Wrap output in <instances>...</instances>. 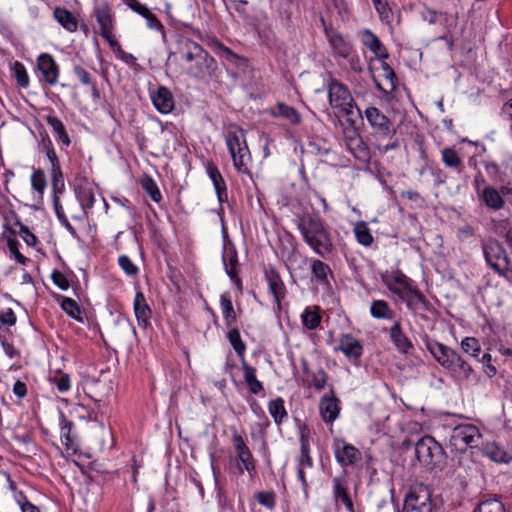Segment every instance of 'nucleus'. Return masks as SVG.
Masks as SVG:
<instances>
[{
  "label": "nucleus",
  "instance_id": "1",
  "mask_svg": "<svg viewBox=\"0 0 512 512\" xmlns=\"http://www.w3.org/2000/svg\"><path fill=\"white\" fill-rule=\"evenodd\" d=\"M297 227L307 245L318 255L324 257L333 250L330 232L317 214L303 213L297 217Z\"/></svg>",
  "mask_w": 512,
  "mask_h": 512
},
{
  "label": "nucleus",
  "instance_id": "2",
  "mask_svg": "<svg viewBox=\"0 0 512 512\" xmlns=\"http://www.w3.org/2000/svg\"><path fill=\"white\" fill-rule=\"evenodd\" d=\"M427 349L456 383L464 384L474 379L475 373L470 363L451 347L434 342L428 344Z\"/></svg>",
  "mask_w": 512,
  "mask_h": 512
},
{
  "label": "nucleus",
  "instance_id": "3",
  "mask_svg": "<svg viewBox=\"0 0 512 512\" xmlns=\"http://www.w3.org/2000/svg\"><path fill=\"white\" fill-rule=\"evenodd\" d=\"M182 58L189 65L187 73L196 79L211 78L217 70L216 60L198 43L183 39L181 41Z\"/></svg>",
  "mask_w": 512,
  "mask_h": 512
},
{
  "label": "nucleus",
  "instance_id": "4",
  "mask_svg": "<svg viewBox=\"0 0 512 512\" xmlns=\"http://www.w3.org/2000/svg\"><path fill=\"white\" fill-rule=\"evenodd\" d=\"M226 145L236 170L243 174H250L248 164L251 161V155L243 129L236 126L230 128L226 134Z\"/></svg>",
  "mask_w": 512,
  "mask_h": 512
},
{
  "label": "nucleus",
  "instance_id": "5",
  "mask_svg": "<svg viewBox=\"0 0 512 512\" xmlns=\"http://www.w3.org/2000/svg\"><path fill=\"white\" fill-rule=\"evenodd\" d=\"M482 250L487 264L506 281L512 284L511 261L503 246L493 238L482 243Z\"/></svg>",
  "mask_w": 512,
  "mask_h": 512
},
{
  "label": "nucleus",
  "instance_id": "6",
  "mask_svg": "<svg viewBox=\"0 0 512 512\" xmlns=\"http://www.w3.org/2000/svg\"><path fill=\"white\" fill-rule=\"evenodd\" d=\"M432 494L428 486L423 483L412 485L405 495L400 512H432Z\"/></svg>",
  "mask_w": 512,
  "mask_h": 512
},
{
  "label": "nucleus",
  "instance_id": "7",
  "mask_svg": "<svg viewBox=\"0 0 512 512\" xmlns=\"http://www.w3.org/2000/svg\"><path fill=\"white\" fill-rule=\"evenodd\" d=\"M329 104L337 114L349 117L353 114L355 101L348 87L336 80L327 86Z\"/></svg>",
  "mask_w": 512,
  "mask_h": 512
},
{
  "label": "nucleus",
  "instance_id": "8",
  "mask_svg": "<svg viewBox=\"0 0 512 512\" xmlns=\"http://www.w3.org/2000/svg\"><path fill=\"white\" fill-rule=\"evenodd\" d=\"M480 437V431L475 425L461 424L452 430L450 444L456 451L464 452L468 448L477 446Z\"/></svg>",
  "mask_w": 512,
  "mask_h": 512
},
{
  "label": "nucleus",
  "instance_id": "9",
  "mask_svg": "<svg viewBox=\"0 0 512 512\" xmlns=\"http://www.w3.org/2000/svg\"><path fill=\"white\" fill-rule=\"evenodd\" d=\"M415 455L420 463L435 465L442 459L443 448L433 437L424 436L415 445Z\"/></svg>",
  "mask_w": 512,
  "mask_h": 512
},
{
  "label": "nucleus",
  "instance_id": "10",
  "mask_svg": "<svg viewBox=\"0 0 512 512\" xmlns=\"http://www.w3.org/2000/svg\"><path fill=\"white\" fill-rule=\"evenodd\" d=\"M96 184L84 176H78L74 181V193L85 216L88 215L95 203Z\"/></svg>",
  "mask_w": 512,
  "mask_h": 512
},
{
  "label": "nucleus",
  "instance_id": "11",
  "mask_svg": "<svg viewBox=\"0 0 512 512\" xmlns=\"http://www.w3.org/2000/svg\"><path fill=\"white\" fill-rule=\"evenodd\" d=\"M367 122L374 132L382 137H393L396 130L391 120L377 107H368L364 111Z\"/></svg>",
  "mask_w": 512,
  "mask_h": 512
},
{
  "label": "nucleus",
  "instance_id": "12",
  "mask_svg": "<svg viewBox=\"0 0 512 512\" xmlns=\"http://www.w3.org/2000/svg\"><path fill=\"white\" fill-rule=\"evenodd\" d=\"M334 455L342 467H347L361 460V452L355 446L342 440H336L333 445Z\"/></svg>",
  "mask_w": 512,
  "mask_h": 512
},
{
  "label": "nucleus",
  "instance_id": "13",
  "mask_svg": "<svg viewBox=\"0 0 512 512\" xmlns=\"http://www.w3.org/2000/svg\"><path fill=\"white\" fill-rule=\"evenodd\" d=\"M383 280L388 289L400 299L414 288L411 284V280L399 270L392 271L390 274L386 275Z\"/></svg>",
  "mask_w": 512,
  "mask_h": 512
},
{
  "label": "nucleus",
  "instance_id": "14",
  "mask_svg": "<svg viewBox=\"0 0 512 512\" xmlns=\"http://www.w3.org/2000/svg\"><path fill=\"white\" fill-rule=\"evenodd\" d=\"M37 68L42 74V79L49 85H54L58 81L59 66L48 53H42L36 60Z\"/></svg>",
  "mask_w": 512,
  "mask_h": 512
},
{
  "label": "nucleus",
  "instance_id": "15",
  "mask_svg": "<svg viewBox=\"0 0 512 512\" xmlns=\"http://www.w3.org/2000/svg\"><path fill=\"white\" fill-rule=\"evenodd\" d=\"M325 32L334 56L344 59L351 55L354 48L347 38L334 30L325 29Z\"/></svg>",
  "mask_w": 512,
  "mask_h": 512
},
{
  "label": "nucleus",
  "instance_id": "16",
  "mask_svg": "<svg viewBox=\"0 0 512 512\" xmlns=\"http://www.w3.org/2000/svg\"><path fill=\"white\" fill-rule=\"evenodd\" d=\"M335 350L341 351L348 359L357 361L363 354V345L353 335L342 334Z\"/></svg>",
  "mask_w": 512,
  "mask_h": 512
},
{
  "label": "nucleus",
  "instance_id": "17",
  "mask_svg": "<svg viewBox=\"0 0 512 512\" xmlns=\"http://www.w3.org/2000/svg\"><path fill=\"white\" fill-rule=\"evenodd\" d=\"M332 492L336 503L341 502L349 512H354L353 501L349 494L346 477L338 476L332 479Z\"/></svg>",
  "mask_w": 512,
  "mask_h": 512
},
{
  "label": "nucleus",
  "instance_id": "18",
  "mask_svg": "<svg viewBox=\"0 0 512 512\" xmlns=\"http://www.w3.org/2000/svg\"><path fill=\"white\" fill-rule=\"evenodd\" d=\"M319 412L325 423H333L337 419L340 413V406L339 400L333 391H331V396L325 395L321 398Z\"/></svg>",
  "mask_w": 512,
  "mask_h": 512
},
{
  "label": "nucleus",
  "instance_id": "19",
  "mask_svg": "<svg viewBox=\"0 0 512 512\" xmlns=\"http://www.w3.org/2000/svg\"><path fill=\"white\" fill-rule=\"evenodd\" d=\"M265 278L268 283L269 291L273 295L277 307L280 309L281 301L286 293L285 285L279 273L273 268L266 270Z\"/></svg>",
  "mask_w": 512,
  "mask_h": 512
},
{
  "label": "nucleus",
  "instance_id": "20",
  "mask_svg": "<svg viewBox=\"0 0 512 512\" xmlns=\"http://www.w3.org/2000/svg\"><path fill=\"white\" fill-rule=\"evenodd\" d=\"M152 102L155 108L161 113H169L174 108V98L171 91L160 86L155 92L151 94Z\"/></svg>",
  "mask_w": 512,
  "mask_h": 512
},
{
  "label": "nucleus",
  "instance_id": "21",
  "mask_svg": "<svg viewBox=\"0 0 512 512\" xmlns=\"http://www.w3.org/2000/svg\"><path fill=\"white\" fill-rule=\"evenodd\" d=\"M206 172L214 185L219 202L222 203L227 201L228 195L226 183L217 166L211 161L207 162Z\"/></svg>",
  "mask_w": 512,
  "mask_h": 512
},
{
  "label": "nucleus",
  "instance_id": "22",
  "mask_svg": "<svg viewBox=\"0 0 512 512\" xmlns=\"http://www.w3.org/2000/svg\"><path fill=\"white\" fill-rule=\"evenodd\" d=\"M389 336L396 349L402 354H409L414 346L409 338L403 333L399 322H395L389 329Z\"/></svg>",
  "mask_w": 512,
  "mask_h": 512
},
{
  "label": "nucleus",
  "instance_id": "23",
  "mask_svg": "<svg viewBox=\"0 0 512 512\" xmlns=\"http://www.w3.org/2000/svg\"><path fill=\"white\" fill-rule=\"evenodd\" d=\"M134 313L138 322V325L142 328H146L150 324L151 309L148 306L145 296L142 292H137L133 302Z\"/></svg>",
  "mask_w": 512,
  "mask_h": 512
},
{
  "label": "nucleus",
  "instance_id": "24",
  "mask_svg": "<svg viewBox=\"0 0 512 512\" xmlns=\"http://www.w3.org/2000/svg\"><path fill=\"white\" fill-rule=\"evenodd\" d=\"M269 113L272 117L285 119L292 125H298L302 121L301 114L294 107L283 102H278L274 107L270 108Z\"/></svg>",
  "mask_w": 512,
  "mask_h": 512
},
{
  "label": "nucleus",
  "instance_id": "25",
  "mask_svg": "<svg viewBox=\"0 0 512 512\" xmlns=\"http://www.w3.org/2000/svg\"><path fill=\"white\" fill-rule=\"evenodd\" d=\"M345 141L348 150L353 154L355 158L362 161H365L369 158L368 148L358 133L353 131L352 135L347 136Z\"/></svg>",
  "mask_w": 512,
  "mask_h": 512
},
{
  "label": "nucleus",
  "instance_id": "26",
  "mask_svg": "<svg viewBox=\"0 0 512 512\" xmlns=\"http://www.w3.org/2000/svg\"><path fill=\"white\" fill-rule=\"evenodd\" d=\"M363 44L376 56L379 60H386L389 55L385 48V46L382 44L380 39L370 30H365L363 32V38H362Z\"/></svg>",
  "mask_w": 512,
  "mask_h": 512
},
{
  "label": "nucleus",
  "instance_id": "27",
  "mask_svg": "<svg viewBox=\"0 0 512 512\" xmlns=\"http://www.w3.org/2000/svg\"><path fill=\"white\" fill-rule=\"evenodd\" d=\"M479 197L489 209L495 211L502 209L505 205V200L501 193L492 186H486L479 193Z\"/></svg>",
  "mask_w": 512,
  "mask_h": 512
},
{
  "label": "nucleus",
  "instance_id": "28",
  "mask_svg": "<svg viewBox=\"0 0 512 512\" xmlns=\"http://www.w3.org/2000/svg\"><path fill=\"white\" fill-rule=\"evenodd\" d=\"M401 300L406 303L408 309L414 314L420 310L427 309V301L422 293L415 287L403 296Z\"/></svg>",
  "mask_w": 512,
  "mask_h": 512
},
{
  "label": "nucleus",
  "instance_id": "29",
  "mask_svg": "<svg viewBox=\"0 0 512 512\" xmlns=\"http://www.w3.org/2000/svg\"><path fill=\"white\" fill-rule=\"evenodd\" d=\"M54 19L67 31L75 32L78 22L74 15L65 8L56 7L53 12Z\"/></svg>",
  "mask_w": 512,
  "mask_h": 512
},
{
  "label": "nucleus",
  "instance_id": "30",
  "mask_svg": "<svg viewBox=\"0 0 512 512\" xmlns=\"http://www.w3.org/2000/svg\"><path fill=\"white\" fill-rule=\"evenodd\" d=\"M311 273L316 281L321 285H329V275H332V270L328 264L319 260L313 259L311 261Z\"/></svg>",
  "mask_w": 512,
  "mask_h": 512
},
{
  "label": "nucleus",
  "instance_id": "31",
  "mask_svg": "<svg viewBox=\"0 0 512 512\" xmlns=\"http://www.w3.org/2000/svg\"><path fill=\"white\" fill-rule=\"evenodd\" d=\"M220 306L223 314V319L227 327H232L237 320V315L234 310L231 295L229 292H224L220 296Z\"/></svg>",
  "mask_w": 512,
  "mask_h": 512
},
{
  "label": "nucleus",
  "instance_id": "32",
  "mask_svg": "<svg viewBox=\"0 0 512 512\" xmlns=\"http://www.w3.org/2000/svg\"><path fill=\"white\" fill-rule=\"evenodd\" d=\"M244 380L250 393L258 394L263 390V384L256 377V369L250 366L245 360L242 361Z\"/></svg>",
  "mask_w": 512,
  "mask_h": 512
},
{
  "label": "nucleus",
  "instance_id": "33",
  "mask_svg": "<svg viewBox=\"0 0 512 512\" xmlns=\"http://www.w3.org/2000/svg\"><path fill=\"white\" fill-rule=\"evenodd\" d=\"M483 453L491 460L498 463H508L511 460V456L496 442H487L483 446Z\"/></svg>",
  "mask_w": 512,
  "mask_h": 512
},
{
  "label": "nucleus",
  "instance_id": "34",
  "mask_svg": "<svg viewBox=\"0 0 512 512\" xmlns=\"http://www.w3.org/2000/svg\"><path fill=\"white\" fill-rule=\"evenodd\" d=\"M268 411L276 425H281L288 418V412L281 397L269 401Z\"/></svg>",
  "mask_w": 512,
  "mask_h": 512
},
{
  "label": "nucleus",
  "instance_id": "35",
  "mask_svg": "<svg viewBox=\"0 0 512 512\" xmlns=\"http://www.w3.org/2000/svg\"><path fill=\"white\" fill-rule=\"evenodd\" d=\"M236 466L239 474L247 471L250 476H253L256 473L255 460L250 449L236 454Z\"/></svg>",
  "mask_w": 512,
  "mask_h": 512
},
{
  "label": "nucleus",
  "instance_id": "36",
  "mask_svg": "<svg viewBox=\"0 0 512 512\" xmlns=\"http://www.w3.org/2000/svg\"><path fill=\"white\" fill-rule=\"evenodd\" d=\"M223 262L225 271L230 277V279L239 287L241 288L242 282L241 279L238 277V257L235 252L227 253L223 256Z\"/></svg>",
  "mask_w": 512,
  "mask_h": 512
},
{
  "label": "nucleus",
  "instance_id": "37",
  "mask_svg": "<svg viewBox=\"0 0 512 512\" xmlns=\"http://www.w3.org/2000/svg\"><path fill=\"white\" fill-rule=\"evenodd\" d=\"M72 427H73V423L71 421H68L67 419L63 418L61 420L60 438H61V443L65 446V449L67 452L76 453L77 445L75 444V442L71 436Z\"/></svg>",
  "mask_w": 512,
  "mask_h": 512
},
{
  "label": "nucleus",
  "instance_id": "38",
  "mask_svg": "<svg viewBox=\"0 0 512 512\" xmlns=\"http://www.w3.org/2000/svg\"><path fill=\"white\" fill-rule=\"evenodd\" d=\"M284 261L290 272L305 269L308 263L307 257L299 253L295 247H292Z\"/></svg>",
  "mask_w": 512,
  "mask_h": 512
},
{
  "label": "nucleus",
  "instance_id": "39",
  "mask_svg": "<svg viewBox=\"0 0 512 512\" xmlns=\"http://www.w3.org/2000/svg\"><path fill=\"white\" fill-rule=\"evenodd\" d=\"M94 15L100 27V32L113 30V19L110 9L106 5H101L95 8Z\"/></svg>",
  "mask_w": 512,
  "mask_h": 512
},
{
  "label": "nucleus",
  "instance_id": "40",
  "mask_svg": "<svg viewBox=\"0 0 512 512\" xmlns=\"http://www.w3.org/2000/svg\"><path fill=\"white\" fill-rule=\"evenodd\" d=\"M262 43L269 49L275 50L280 47L279 39L271 25H264L258 29Z\"/></svg>",
  "mask_w": 512,
  "mask_h": 512
},
{
  "label": "nucleus",
  "instance_id": "41",
  "mask_svg": "<svg viewBox=\"0 0 512 512\" xmlns=\"http://www.w3.org/2000/svg\"><path fill=\"white\" fill-rule=\"evenodd\" d=\"M421 18L430 25L440 24L444 28L448 27L449 17L445 13L425 7L421 11Z\"/></svg>",
  "mask_w": 512,
  "mask_h": 512
},
{
  "label": "nucleus",
  "instance_id": "42",
  "mask_svg": "<svg viewBox=\"0 0 512 512\" xmlns=\"http://www.w3.org/2000/svg\"><path fill=\"white\" fill-rule=\"evenodd\" d=\"M48 125L52 128L57 138L66 146H69L71 141L66 132L63 122L54 115H48L46 117Z\"/></svg>",
  "mask_w": 512,
  "mask_h": 512
},
{
  "label": "nucleus",
  "instance_id": "43",
  "mask_svg": "<svg viewBox=\"0 0 512 512\" xmlns=\"http://www.w3.org/2000/svg\"><path fill=\"white\" fill-rule=\"evenodd\" d=\"M353 231H354L356 240L359 244L367 247L373 243L374 238H373L371 231L368 227V224L366 222H364V221L357 222L354 226Z\"/></svg>",
  "mask_w": 512,
  "mask_h": 512
},
{
  "label": "nucleus",
  "instance_id": "44",
  "mask_svg": "<svg viewBox=\"0 0 512 512\" xmlns=\"http://www.w3.org/2000/svg\"><path fill=\"white\" fill-rule=\"evenodd\" d=\"M321 315L318 307L306 308L301 315L302 324L309 330L316 329L321 323Z\"/></svg>",
  "mask_w": 512,
  "mask_h": 512
},
{
  "label": "nucleus",
  "instance_id": "45",
  "mask_svg": "<svg viewBox=\"0 0 512 512\" xmlns=\"http://www.w3.org/2000/svg\"><path fill=\"white\" fill-rule=\"evenodd\" d=\"M231 329L227 333V338L233 349L235 350L238 357L243 361L244 354L246 351V345L241 339V335L238 328L230 327Z\"/></svg>",
  "mask_w": 512,
  "mask_h": 512
},
{
  "label": "nucleus",
  "instance_id": "46",
  "mask_svg": "<svg viewBox=\"0 0 512 512\" xmlns=\"http://www.w3.org/2000/svg\"><path fill=\"white\" fill-rule=\"evenodd\" d=\"M370 313L372 317L377 319H390L392 315V310L390 309L386 301L374 300L371 303Z\"/></svg>",
  "mask_w": 512,
  "mask_h": 512
},
{
  "label": "nucleus",
  "instance_id": "47",
  "mask_svg": "<svg viewBox=\"0 0 512 512\" xmlns=\"http://www.w3.org/2000/svg\"><path fill=\"white\" fill-rule=\"evenodd\" d=\"M442 161L446 167L452 169H459L462 165V159L459 156L458 152L451 147L444 148L441 152Z\"/></svg>",
  "mask_w": 512,
  "mask_h": 512
},
{
  "label": "nucleus",
  "instance_id": "48",
  "mask_svg": "<svg viewBox=\"0 0 512 512\" xmlns=\"http://www.w3.org/2000/svg\"><path fill=\"white\" fill-rule=\"evenodd\" d=\"M473 512H505V507L500 500L491 498L479 503Z\"/></svg>",
  "mask_w": 512,
  "mask_h": 512
},
{
  "label": "nucleus",
  "instance_id": "49",
  "mask_svg": "<svg viewBox=\"0 0 512 512\" xmlns=\"http://www.w3.org/2000/svg\"><path fill=\"white\" fill-rule=\"evenodd\" d=\"M9 216L16 220L15 224L19 226V234L28 246H34L37 243L36 236L30 232L27 226L22 224L17 218V214L14 211L9 212Z\"/></svg>",
  "mask_w": 512,
  "mask_h": 512
},
{
  "label": "nucleus",
  "instance_id": "50",
  "mask_svg": "<svg viewBox=\"0 0 512 512\" xmlns=\"http://www.w3.org/2000/svg\"><path fill=\"white\" fill-rule=\"evenodd\" d=\"M462 350L473 358H478L481 353L479 341L474 337H465L461 341Z\"/></svg>",
  "mask_w": 512,
  "mask_h": 512
},
{
  "label": "nucleus",
  "instance_id": "51",
  "mask_svg": "<svg viewBox=\"0 0 512 512\" xmlns=\"http://www.w3.org/2000/svg\"><path fill=\"white\" fill-rule=\"evenodd\" d=\"M305 373L308 377H310L312 385L315 387L316 390L321 391L324 389L327 383L328 375L327 373L322 369H318L315 372H311L308 369H304Z\"/></svg>",
  "mask_w": 512,
  "mask_h": 512
},
{
  "label": "nucleus",
  "instance_id": "52",
  "mask_svg": "<svg viewBox=\"0 0 512 512\" xmlns=\"http://www.w3.org/2000/svg\"><path fill=\"white\" fill-rule=\"evenodd\" d=\"M61 308L72 318L81 321V309L77 302L68 297H62Z\"/></svg>",
  "mask_w": 512,
  "mask_h": 512
},
{
  "label": "nucleus",
  "instance_id": "53",
  "mask_svg": "<svg viewBox=\"0 0 512 512\" xmlns=\"http://www.w3.org/2000/svg\"><path fill=\"white\" fill-rule=\"evenodd\" d=\"M373 5L381 21L389 24L392 21L393 13L386 0H372Z\"/></svg>",
  "mask_w": 512,
  "mask_h": 512
},
{
  "label": "nucleus",
  "instance_id": "54",
  "mask_svg": "<svg viewBox=\"0 0 512 512\" xmlns=\"http://www.w3.org/2000/svg\"><path fill=\"white\" fill-rule=\"evenodd\" d=\"M141 185L154 202H160L162 195L157 187V184L151 177L147 176L143 178Z\"/></svg>",
  "mask_w": 512,
  "mask_h": 512
},
{
  "label": "nucleus",
  "instance_id": "55",
  "mask_svg": "<svg viewBox=\"0 0 512 512\" xmlns=\"http://www.w3.org/2000/svg\"><path fill=\"white\" fill-rule=\"evenodd\" d=\"M53 207H54V211L56 213V216L59 220V222L71 233V234H74L75 233V230L74 228L72 227V225L70 224V222L68 221L65 213H64V210H63V207H62V204L60 202V198L59 196H55L53 197Z\"/></svg>",
  "mask_w": 512,
  "mask_h": 512
},
{
  "label": "nucleus",
  "instance_id": "56",
  "mask_svg": "<svg viewBox=\"0 0 512 512\" xmlns=\"http://www.w3.org/2000/svg\"><path fill=\"white\" fill-rule=\"evenodd\" d=\"M313 461L310 456V446L307 440H301L300 457L298 460V468L304 469L305 467L311 468Z\"/></svg>",
  "mask_w": 512,
  "mask_h": 512
},
{
  "label": "nucleus",
  "instance_id": "57",
  "mask_svg": "<svg viewBox=\"0 0 512 512\" xmlns=\"http://www.w3.org/2000/svg\"><path fill=\"white\" fill-rule=\"evenodd\" d=\"M51 177H52V189H53V197L58 196L64 191V178L61 171V168L51 169Z\"/></svg>",
  "mask_w": 512,
  "mask_h": 512
},
{
  "label": "nucleus",
  "instance_id": "58",
  "mask_svg": "<svg viewBox=\"0 0 512 512\" xmlns=\"http://www.w3.org/2000/svg\"><path fill=\"white\" fill-rule=\"evenodd\" d=\"M52 384H54L58 391L61 393H65L70 389V377L68 374L57 372L54 376L50 378Z\"/></svg>",
  "mask_w": 512,
  "mask_h": 512
},
{
  "label": "nucleus",
  "instance_id": "59",
  "mask_svg": "<svg viewBox=\"0 0 512 512\" xmlns=\"http://www.w3.org/2000/svg\"><path fill=\"white\" fill-rule=\"evenodd\" d=\"M13 72L18 85L24 88L28 87L29 76L27 74L25 66L22 63L16 61L13 64Z\"/></svg>",
  "mask_w": 512,
  "mask_h": 512
},
{
  "label": "nucleus",
  "instance_id": "60",
  "mask_svg": "<svg viewBox=\"0 0 512 512\" xmlns=\"http://www.w3.org/2000/svg\"><path fill=\"white\" fill-rule=\"evenodd\" d=\"M255 498L260 505H262L270 510L275 508L276 495L273 491L257 492L255 494Z\"/></svg>",
  "mask_w": 512,
  "mask_h": 512
},
{
  "label": "nucleus",
  "instance_id": "61",
  "mask_svg": "<svg viewBox=\"0 0 512 512\" xmlns=\"http://www.w3.org/2000/svg\"><path fill=\"white\" fill-rule=\"evenodd\" d=\"M73 72L82 85L91 86L94 94L98 93L96 85L91 80L90 74L83 67L76 65L73 68Z\"/></svg>",
  "mask_w": 512,
  "mask_h": 512
},
{
  "label": "nucleus",
  "instance_id": "62",
  "mask_svg": "<svg viewBox=\"0 0 512 512\" xmlns=\"http://www.w3.org/2000/svg\"><path fill=\"white\" fill-rule=\"evenodd\" d=\"M46 184L44 171L41 169L36 170L31 176V185L33 189L42 194L46 188Z\"/></svg>",
  "mask_w": 512,
  "mask_h": 512
},
{
  "label": "nucleus",
  "instance_id": "63",
  "mask_svg": "<svg viewBox=\"0 0 512 512\" xmlns=\"http://www.w3.org/2000/svg\"><path fill=\"white\" fill-rule=\"evenodd\" d=\"M118 264L121 269L129 276H136L139 272L138 267L126 255H121L118 258Z\"/></svg>",
  "mask_w": 512,
  "mask_h": 512
},
{
  "label": "nucleus",
  "instance_id": "64",
  "mask_svg": "<svg viewBox=\"0 0 512 512\" xmlns=\"http://www.w3.org/2000/svg\"><path fill=\"white\" fill-rule=\"evenodd\" d=\"M7 246H8V249L11 253V255L14 256L15 260L20 263V264H26L29 259L26 258L23 254L20 253L19 251V246H20V243L15 240V239H8L7 241Z\"/></svg>",
  "mask_w": 512,
  "mask_h": 512
}]
</instances>
